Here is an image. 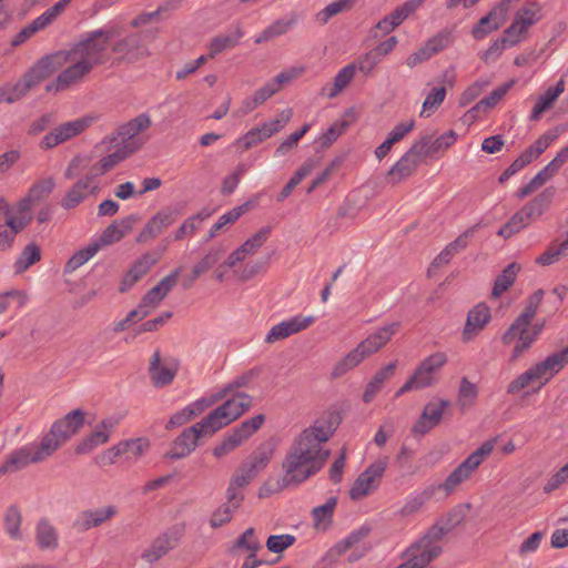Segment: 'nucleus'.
Returning <instances> with one entry per match:
<instances>
[{
	"label": "nucleus",
	"instance_id": "a211bd4d",
	"mask_svg": "<svg viewBox=\"0 0 568 568\" xmlns=\"http://www.w3.org/2000/svg\"><path fill=\"white\" fill-rule=\"evenodd\" d=\"M118 506L112 504L100 508L83 509L77 515L73 521V528L80 532H84L104 525L118 516Z\"/></svg>",
	"mask_w": 568,
	"mask_h": 568
},
{
	"label": "nucleus",
	"instance_id": "dca6fc26",
	"mask_svg": "<svg viewBox=\"0 0 568 568\" xmlns=\"http://www.w3.org/2000/svg\"><path fill=\"white\" fill-rule=\"evenodd\" d=\"M151 118L146 113H141L129 122L120 125L116 131L118 139L121 140V146L131 154L138 151L145 140L138 135L151 126Z\"/></svg>",
	"mask_w": 568,
	"mask_h": 568
},
{
	"label": "nucleus",
	"instance_id": "f8f14e48",
	"mask_svg": "<svg viewBox=\"0 0 568 568\" xmlns=\"http://www.w3.org/2000/svg\"><path fill=\"white\" fill-rule=\"evenodd\" d=\"M264 420V415L258 414L242 422L240 426L232 429L221 444L213 449V455L216 458L229 455L250 438L263 425Z\"/></svg>",
	"mask_w": 568,
	"mask_h": 568
},
{
	"label": "nucleus",
	"instance_id": "6ab92c4d",
	"mask_svg": "<svg viewBox=\"0 0 568 568\" xmlns=\"http://www.w3.org/2000/svg\"><path fill=\"white\" fill-rule=\"evenodd\" d=\"M428 144L427 139L415 143L402 158L389 169V182L396 184L410 176L418 166L419 156Z\"/></svg>",
	"mask_w": 568,
	"mask_h": 568
},
{
	"label": "nucleus",
	"instance_id": "052dcab7",
	"mask_svg": "<svg viewBox=\"0 0 568 568\" xmlns=\"http://www.w3.org/2000/svg\"><path fill=\"white\" fill-rule=\"evenodd\" d=\"M353 1L354 0H333L316 13V21L321 24H326L334 16L348 10Z\"/></svg>",
	"mask_w": 568,
	"mask_h": 568
},
{
	"label": "nucleus",
	"instance_id": "338daca9",
	"mask_svg": "<svg viewBox=\"0 0 568 568\" xmlns=\"http://www.w3.org/2000/svg\"><path fill=\"white\" fill-rule=\"evenodd\" d=\"M542 297H544L542 290H538L534 294H531L528 297L524 310L521 311V313L517 316V318L515 321L525 323V324H531V321L537 313V310L542 301Z\"/></svg>",
	"mask_w": 568,
	"mask_h": 568
},
{
	"label": "nucleus",
	"instance_id": "680f3d73",
	"mask_svg": "<svg viewBox=\"0 0 568 568\" xmlns=\"http://www.w3.org/2000/svg\"><path fill=\"white\" fill-rule=\"evenodd\" d=\"M557 135L551 133H545L540 138H538L532 145L527 148L521 155L526 159V161L530 164L534 160H536L539 155H541L549 145L556 140Z\"/></svg>",
	"mask_w": 568,
	"mask_h": 568
},
{
	"label": "nucleus",
	"instance_id": "72a5a7b5",
	"mask_svg": "<svg viewBox=\"0 0 568 568\" xmlns=\"http://www.w3.org/2000/svg\"><path fill=\"white\" fill-rule=\"evenodd\" d=\"M158 257L145 253L139 257L122 278L120 291L125 292L140 281L158 263Z\"/></svg>",
	"mask_w": 568,
	"mask_h": 568
},
{
	"label": "nucleus",
	"instance_id": "9b49d317",
	"mask_svg": "<svg viewBox=\"0 0 568 568\" xmlns=\"http://www.w3.org/2000/svg\"><path fill=\"white\" fill-rule=\"evenodd\" d=\"M388 465V457H381L361 473L349 489L352 500H362L375 491Z\"/></svg>",
	"mask_w": 568,
	"mask_h": 568
},
{
	"label": "nucleus",
	"instance_id": "4d7b16f0",
	"mask_svg": "<svg viewBox=\"0 0 568 568\" xmlns=\"http://www.w3.org/2000/svg\"><path fill=\"white\" fill-rule=\"evenodd\" d=\"M424 139H427L428 144L424 148L423 155H433L440 151H445L455 144L457 141V134L455 131L449 130L436 138L434 141H430L428 136H425Z\"/></svg>",
	"mask_w": 568,
	"mask_h": 568
},
{
	"label": "nucleus",
	"instance_id": "393cba45",
	"mask_svg": "<svg viewBox=\"0 0 568 568\" xmlns=\"http://www.w3.org/2000/svg\"><path fill=\"white\" fill-rule=\"evenodd\" d=\"M118 423L119 420L115 417L102 419L101 423L78 444L75 452L78 454H88L98 446L108 443Z\"/></svg>",
	"mask_w": 568,
	"mask_h": 568
},
{
	"label": "nucleus",
	"instance_id": "13d9d810",
	"mask_svg": "<svg viewBox=\"0 0 568 568\" xmlns=\"http://www.w3.org/2000/svg\"><path fill=\"white\" fill-rule=\"evenodd\" d=\"M531 221L529 217L524 213L523 210L516 212L510 220L503 225L497 234L504 239H509L514 234L520 232L523 229L529 225Z\"/></svg>",
	"mask_w": 568,
	"mask_h": 568
},
{
	"label": "nucleus",
	"instance_id": "2eb2a0df",
	"mask_svg": "<svg viewBox=\"0 0 568 568\" xmlns=\"http://www.w3.org/2000/svg\"><path fill=\"white\" fill-rule=\"evenodd\" d=\"M448 357L444 352H436L424 358L412 374L419 389L432 387L439 382V373L447 364Z\"/></svg>",
	"mask_w": 568,
	"mask_h": 568
},
{
	"label": "nucleus",
	"instance_id": "473e14b6",
	"mask_svg": "<svg viewBox=\"0 0 568 568\" xmlns=\"http://www.w3.org/2000/svg\"><path fill=\"white\" fill-rule=\"evenodd\" d=\"M100 191L99 183H90L89 180L79 179L63 195L60 205L64 210H72L80 205L90 195Z\"/></svg>",
	"mask_w": 568,
	"mask_h": 568
},
{
	"label": "nucleus",
	"instance_id": "412c9836",
	"mask_svg": "<svg viewBox=\"0 0 568 568\" xmlns=\"http://www.w3.org/2000/svg\"><path fill=\"white\" fill-rule=\"evenodd\" d=\"M149 446V440L145 438L122 440L103 452L100 456V462L102 465H112L120 456H126L129 459H136L148 450Z\"/></svg>",
	"mask_w": 568,
	"mask_h": 568
},
{
	"label": "nucleus",
	"instance_id": "cd10ccee",
	"mask_svg": "<svg viewBox=\"0 0 568 568\" xmlns=\"http://www.w3.org/2000/svg\"><path fill=\"white\" fill-rule=\"evenodd\" d=\"M368 527H359L348 534L344 539L336 542L332 547L331 551L341 556L346 554L348 550H353L349 560H357L367 551V547L364 545V540L368 536Z\"/></svg>",
	"mask_w": 568,
	"mask_h": 568
},
{
	"label": "nucleus",
	"instance_id": "0eeeda50",
	"mask_svg": "<svg viewBox=\"0 0 568 568\" xmlns=\"http://www.w3.org/2000/svg\"><path fill=\"white\" fill-rule=\"evenodd\" d=\"M51 456L43 442H32L11 452L0 466V475L14 473L29 466L44 462Z\"/></svg>",
	"mask_w": 568,
	"mask_h": 568
},
{
	"label": "nucleus",
	"instance_id": "7ed1b4c3",
	"mask_svg": "<svg viewBox=\"0 0 568 568\" xmlns=\"http://www.w3.org/2000/svg\"><path fill=\"white\" fill-rule=\"evenodd\" d=\"M399 323L394 322L379 327L377 331L368 335L353 351L341 358L332 371L333 377H341L347 372L357 367L365 358L375 354L385 346L392 336L397 332Z\"/></svg>",
	"mask_w": 568,
	"mask_h": 568
},
{
	"label": "nucleus",
	"instance_id": "e2e57ef3",
	"mask_svg": "<svg viewBox=\"0 0 568 568\" xmlns=\"http://www.w3.org/2000/svg\"><path fill=\"white\" fill-rule=\"evenodd\" d=\"M222 250L211 248L196 264L192 267L191 281H195L202 274L213 267L222 257Z\"/></svg>",
	"mask_w": 568,
	"mask_h": 568
},
{
	"label": "nucleus",
	"instance_id": "1a4fd4ad",
	"mask_svg": "<svg viewBox=\"0 0 568 568\" xmlns=\"http://www.w3.org/2000/svg\"><path fill=\"white\" fill-rule=\"evenodd\" d=\"M542 18V8L538 2H525L515 13L510 26L505 30L513 43H520L528 30Z\"/></svg>",
	"mask_w": 568,
	"mask_h": 568
},
{
	"label": "nucleus",
	"instance_id": "58836bf2",
	"mask_svg": "<svg viewBox=\"0 0 568 568\" xmlns=\"http://www.w3.org/2000/svg\"><path fill=\"white\" fill-rule=\"evenodd\" d=\"M439 555V548L424 540L410 551L407 561L396 568H423Z\"/></svg>",
	"mask_w": 568,
	"mask_h": 568
},
{
	"label": "nucleus",
	"instance_id": "774afa93",
	"mask_svg": "<svg viewBox=\"0 0 568 568\" xmlns=\"http://www.w3.org/2000/svg\"><path fill=\"white\" fill-rule=\"evenodd\" d=\"M510 41L511 40L508 39L507 33L504 32V36L500 39L494 41L489 48L480 54V59L486 63L496 61L503 54L505 49L517 44Z\"/></svg>",
	"mask_w": 568,
	"mask_h": 568
},
{
	"label": "nucleus",
	"instance_id": "c756f323",
	"mask_svg": "<svg viewBox=\"0 0 568 568\" xmlns=\"http://www.w3.org/2000/svg\"><path fill=\"white\" fill-rule=\"evenodd\" d=\"M181 531L171 529L156 537L150 547L144 550L142 558L148 562H154L178 547L181 540Z\"/></svg>",
	"mask_w": 568,
	"mask_h": 568
},
{
	"label": "nucleus",
	"instance_id": "79ce46f5",
	"mask_svg": "<svg viewBox=\"0 0 568 568\" xmlns=\"http://www.w3.org/2000/svg\"><path fill=\"white\" fill-rule=\"evenodd\" d=\"M565 91V81L560 79L554 87H550L546 92L538 97L531 113L530 119L537 121L541 114L550 109L558 97Z\"/></svg>",
	"mask_w": 568,
	"mask_h": 568
},
{
	"label": "nucleus",
	"instance_id": "f3484780",
	"mask_svg": "<svg viewBox=\"0 0 568 568\" xmlns=\"http://www.w3.org/2000/svg\"><path fill=\"white\" fill-rule=\"evenodd\" d=\"M72 2V0H59L52 7L47 9L38 18L32 20L29 24L22 28L12 39L11 44L18 47L24 43L29 38L40 30L50 26Z\"/></svg>",
	"mask_w": 568,
	"mask_h": 568
},
{
	"label": "nucleus",
	"instance_id": "a878e982",
	"mask_svg": "<svg viewBox=\"0 0 568 568\" xmlns=\"http://www.w3.org/2000/svg\"><path fill=\"white\" fill-rule=\"evenodd\" d=\"M178 213L171 207H164L154 214L144 225L136 237L138 243H148L159 236L176 221Z\"/></svg>",
	"mask_w": 568,
	"mask_h": 568
},
{
	"label": "nucleus",
	"instance_id": "8fccbe9b",
	"mask_svg": "<svg viewBox=\"0 0 568 568\" xmlns=\"http://www.w3.org/2000/svg\"><path fill=\"white\" fill-rule=\"evenodd\" d=\"M568 255V235L567 239L561 242H552L546 251L536 258V263L541 266H548L558 262L561 257Z\"/></svg>",
	"mask_w": 568,
	"mask_h": 568
},
{
	"label": "nucleus",
	"instance_id": "49530a36",
	"mask_svg": "<svg viewBox=\"0 0 568 568\" xmlns=\"http://www.w3.org/2000/svg\"><path fill=\"white\" fill-rule=\"evenodd\" d=\"M395 367L396 363H389L375 373L363 394V400L365 403H371L374 399L376 394L383 388L385 382L394 375Z\"/></svg>",
	"mask_w": 568,
	"mask_h": 568
},
{
	"label": "nucleus",
	"instance_id": "c03bdc74",
	"mask_svg": "<svg viewBox=\"0 0 568 568\" xmlns=\"http://www.w3.org/2000/svg\"><path fill=\"white\" fill-rule=\"evenodd\" d=\"M555 195L554 187H547L535 196L530 202L525 204L521 210L529 217L530 221H535L542 215V213L549 207Z\"/></svg>",
	"mask_w": 568,
	"mask_h": 568
},
{
	"label": "nucleus",
	"instance_id": "b1692460",
	"mask_svg": "<svg viewBox=\"0 0 568 568\" xmlns=\"http://www.w3.org/2000/svg\"><path fill=\"white\" fill-rule=\"evenodd\" d=\"M270 233V226L260 229L227 256L224 261V265L234 267L244 262L248 256L256 254L257 251L266 243Z\"/></svg>",
	"mask_w": 568,
	"mask_h": 568
},
{
	"label": "nucleus",
	"instance_id": "ddd939ff",
	"mask_svg": "<svg viewBox=\"0 0 568 568\" xmlns=\"http://www.w3.org/2000/svg\"><path fill=\"white\" fill-rule=\"evenodd\" d=\"M181 268H176L164 276L155 286L149 290L136 306L138 320H143L154 311L170 291L176 285Z\"/></svg>",
	"mask_w": 568,
	"mask_h": 568
},
{
	"label": "nucleus",
	"instance_id": "69168bd1",
	"mask_svg": "<svg viewBox=\"0 0 568 568\" xmlns=\"http://www.w3.org/2000/svg\"><path fill=\"white\" fill-rule=\"evenodd\" d=\"M478 396V388L476 384L470 382L467 377H463L458 388V404L462 408L470 407Z\"/></svg>",
	"mask_w": 568,
	"mask_h": 568
},
{
	"label": "nucleus",
	"instance_id": "0e129e2a",
	"mask_svg": "<svg viewBox=\"0 0 568 568\" xmlns=\"http://www.w3.org/2000/svg\"><path fill=\"white\" fill-rule=\"evenodd\" d=\"M425 0H407L393 10L387 18L396 28L402 24L412 13H414Z\"/></svg>",
	"mask_w": 568,
	"mask_h": 568
},
{
	"label": "nucleus",
	"instance_id": "aec40b11",
	"mask_svg": "<svg viewBox=\"0 0 568 568\" xmlns=\"http://www.w3.org/2000/svg\"><path fill=\"white\" fill-rule=\"evenodd\" d=\"M179 369V362L173 357H161L155 351L150 359L149 376L155 387L170 385Z\"/></svg>",
	"mask_w": 568,
	"mask_h": 568
},
{
	"label": "nucleus",
	"instance_id": "603ef678",
	"mask_svg": "<svg viewBox=\"0 0 568 568\" xmlns=\"http://www.w3.org/2000/svg\"><path fill=\"white\" fill-rule=\"evenodd\" d=\"M446 98L445 87H435L426 95L422 110L419 112L420 118H429L436 112Z\"/></svg>",
	"mask_w": 568,
	"mask_h": 568
},
{
	"label": "nucleus",
	"instance_id": "e433bc0d",
	"mask_svg": "<svg viewBox=\"0 0 568 568\" xmlns=\"http://www.w3.org/2000/svg\"><path fill=\"white\" fill-rule=\"evenodd\" d=\"M243 36L244 32L239 26L226 33L215 36L207 44L209 58L213 59L217 54L235 48Z\"/></svg>",
	"mask_w": 568,
	"mask_h": 568
},
{
	"label": "nucleus",
	"instance_id": "6e6d98bb",
	"mask_svg": "<svg viewBox=\"0 0 568 568\" xmlns=\"http://www.w3.org/2000/svg\"><path fill=\"white\" fill-rule=\"evenodd\" d=\"M519 271V265L511 263L509 264L500 275L497 276L491 295L494 297H499L503 293H505L515 282L517 273Z\"/></svg>",
	"mask_w": 568,
	"mask_h": 568
},
{
	"label": "nucleus",
	"instance_id": "4468645a",
	"mask_svg": "<svg viewBox=\"0 0 568 568\" xmlns=\"http://www.w3.org/2000/svg\"><path fill=\"white\" fill-rule=\"evenodd\" d=\"M95 119L97 118L93 115H85L60 124L42 138L40 142L41 149H52L81 134L87 128H89L95 121Z\"/></svg>",
	"mask_w": 568,
	"mask_h": 568
},
{
	"label": "nucleus",
	"instance_id": "864d4df0",
	"mask_svg": "<svg viewBox=\"0 0 568 568\" xmlns=\"http://www.w3.org/2000/svg\"><path fill=\"white\" fill-rule=\"evenodd\" d=\"M503 22V18L498 16L497 10H493L487 16L483 17L473 29L475 39L480 40L490 32L497 30Z\"/></svg>",
	"mask_w": 568,
	"mask_h": 568
},
{
	"label": "nucleus",
	"instance_id": "5fc2aeb1",
	"mask_svg": "<svg viewBox=\"0 0 568 568\" xmlns=\"http://www.w3.org/2000/svg\"><path fill=\"white\" fill-rule=\"evenodd\" d=\"M100 251V245L94 244V242L87 245L84 248L75 252L67 262L64 266L65 273H72L83 264H85L90 258H92Z\"/></svg>",
	"mask_w": 568,
	"mask_h": 568
},
{
	"label": "nucleus",
	"instance_id": "bf43d9fd",
	"mask_svg": "<svg viewBox=\"0 0 568 568\" xmlns=\"http://www.w3.org/2000/svg\"><path fill=\"white\" fill-rule=\"evenodd\" d=\"M41 258V252L34 243L28 244L14 262L17 273L27 271L31 265Z\"/></svg>",
	"mask_w": 568,
	"mask_h": 568
},
{
	"label": "nucleus",
	"instance_id": "3c124183",
	"mask_svg": "<svg viewBox=\"0 0 568 568\" xmlns=\"http://www.w3.org/2000/svg\"><path fill=\"white\" fill-rule=\"evenodd\" d=\"M130 230V225L125 222H113L101 234L94 244H99L100 248L105 245L120 242L125 233Z\"/></svg>",
	"mask_w": 568,
	"mask_h": 568
},
{
	"label": "nucleus",
	"instance_id": "37998d69",
	"mask_svg": "<svg viewBox=\"0 0 568 568\" xmlns=\"http://www.w3.org/2000/svg\"><path fill=\"white\" fill-rule=\"evenodd\" d=\"M356 65L349 63L342 68L334 78L333 85H325L322 88V94L328 99L337 97L354 79Z\"/></svg>",
	"mask_w": 568,
	"mask_h": 568
},
{
	"label": "nucleus",
	"instance_id": "c9c22d12",
	"mask_svg": "<svg viewBox=\"0 0 568 568\" xmlns=\"http://www.w3.org/2000/svg\"><path fill=\"white\" fill-rule=\"evenodd\" d=\"M34 540L41 550H55L59 547V531L50 519L43 517L34 527Z\"/></svg>",
	"mask_w": 568,
	"mask_h": 568
},
{
	"label": "nucleus",
	"instance_id": "9d476101",
	"mask_svg": "<svg viewBox=\"0 0 568 568\" xmlns=\"http://www.w3.org/2000/svg\"><path fill=\"white\" fill-rule=\"evenodd\" d=\"M291 118L292 110L285 109L280 113V119L263 122L258 126L248 130L234 141V145L246 151L280 132L290 122Z\"/></svg>",
	"mask_w": 568,
	"mask_h": 568
},
{
	"label": "nucleus",
	"instance_id": "a19ab883",
	"mask_svg": "<svg viewBox=\"0 0 568 568\" xmlns=\"http://www.w3.org/2000/svg\"><path fill=\"white\" fill-rule=\"evenodd\" d=\"M252 398L247 394L240 393L227 399L223 405L217 407L219 413L224 419L231 424L239 418L245 410L250 408Z\"/></svg>",
	"mask_w": 568,
	"mask_h": 568
},
{
	"label": "nucleus",
	"instance_id": "f03ea898",
	"mask_svg": "<svg viewBox=\"0 0 568 568\" xmlns=\"http://www.w3.org/2000/svg\"><path fill=\"white\" fill-rule=\"evenodd\" d=\"M339 423L341 416L328 412L293 438L282 462L285 486H300L324 467L329 457L324 444L334 435Z\"/></svg>",
	"mask_w": 568,
	"mask_h": 568
},
{
	"label": "nucleus",
	"instance_id": "09e8293b",
	"mask_svg": "<svg viewBox=\"0 0 568 568\" xmlns=\"http://www.w3.org/2000/svg\"><path fill=\"white\" fill-rule=\"evenodd\" d=\"M21 524L22 516L20 510L16 506L9 507L4 515V530L12 540H23L24 536L21 530Z\"/></svg>",
	"mask_w": 568,
	"mask_h": 568
},
{
	"label": "nucleus",
	"instance_id": "20e7f679",
	"mask_svg": "<svg viewBox=\"0 0 568 568\" xmlns=\"http://www.w3.org/2000/svg\"><path fill=\"white\" fill-rule=\"evenodd\" d=\"M497 439L491 438L484 442L466 459L455 467L443 483L436 484L438 489L448 497L455 493L458 487L469 480L479 466L490 456L496 446Z\"/></svg>",
	"mask_w": 568,
	"mask_h": 568
},
{
	"label": "nucleus",
	"instance_id": "4be33fe9",
	"mask_svg": "<svg viewBox=\"0 0 568 568\" xmlns=\"http://www.w3.org/2000/svg\"><path fill=\"white\" fill-rule=\"evenodd\" d=\"M315 322L314 316L295 315L282 321L271 327L265 336V342L268 344L283 341L294 334H297Z\"/></svg>",
	"mask_w": 568,
	"mask_h": 568
},
{
	"label": "nucleus",
	"instance_id": "f257e3e1",
	"mask_svg": "<svg viewBox=\"0 0 568 568\" xmlns=\"http://www.w3.org/2000/svg\"><path fill=\"white\" fill-rule=\"evenodd\" d=\"M111 32L97 29L83 33L69 49L60 50L39 60L28 71L29 78L38 85L59 69L65 67L57 77L54 84L47 87L51 91L65 90L84 81L91 71L110 60Z\"/></svg>",
	"mask_w": 568,
	"mask_h": 568
},
{
	"label": "nucleus",
	"instance_id": "39448f33",
	"mask_svg": "<svg viewBox=\"0 0 568 568\" xmlns=\"http://www.w3.org/2000/svg\"><path fill=\"white\" fill-rule=\"evenodd\" d=\"M84 412L74 409L55 420L41 438L51 456L84 425Z\"/></svg>",
	"mask_w": 568,
	"mask_h": 568
},
{
	"label": "nucleus",
	"instance_id": "4c0bfd02",
	"mask_svg": "<svg viewBox=\"0 0 568 568\" xmlns=\"http://www.w3.org/2000/svg\"><path fill=\"white\" fill-rule=\"evenodd\" d=\"M102 164L97 161L91 166H88V159L83 156H75L71 160L68 168L64 171V176L67 179H73L78 175L80 171L88 169L87 174L81 178L82 180H89L90 183H98L95 181L97 178L102 176L106 173L104 169L101 168Z\"/></svg>",
	"mask_w": 568,
	"mask_h": 568
},
{
	"label": "nucleus",
	"instance_id": "de8ad7c7",
	"mask_svg": "<svg viewBox=\"0 0 568 568\" xmlns=\"http://www.w3.org/2000/svg\"><path fill=\"white\" fill-rule=\"evenodd\" d=\"M336 505L337 498L329 497L325 504L320 505L312 510L313 524L317 530H326L331 526Z\"/></svg>",
	"mask_w": 568,
	"mask_h": 568
},
{
	"label": "nucleus",
	"instance_id": "2f4dec72",
	"mask_svg": "<svg viewBox=\"0 0 568 568\" xmlns=\"http://www.w3.org/2000/svg\"><path fill=\"white\" fill-rule=\"evenodd\" d=\"M463 520H464V513L460 508H455V509L450 510L445 517H443L439 520V523L436 526H434L432 528V530L429 531V534L427 536H425L416 545L412 546L408 549L407 556L410 557V551L414 548H417L424 540H427V542L429 545H434V546H437L438 548H440L439 545L437 544V541H434L433 538L439 539L443 535L447 534L448 531H450L452 529L457 527ZM440 551H442V549H439V552Z\"/></svg>",
	"mask_w": 568,
	"mask_h": 568
},
{
	"label": "nucleus",
	"instance_id": "f704fd0d",
	"mask_svg": "<svg viewBox=\"0 0 568 568\" xmlns=\"http://www.w3.org/2000/svg\"><path fill=\"white\" fill-rule=\"evenodd\" d=\"M438 491L440 490L436 484H429L423 489L410 493L400 508V515L406 517L418 513Z\"/></svg>",
	"mask_w": 568,
	"mask_h": 568
},
{
	"label": "nucleus",
	"instance_id": "6e6552de",
	"mask_svg": "<svg viewBox=\"0 0 568 568\" xmlns=\"http://www.w3.org/2000/svg\"><path fill=\"white\" fill-rule=\"evenodd\" d=\"M104 29L111 32L109 47L110 60L105 64H113L120 61L134 62L150 54L149 49L143 44L141 34L131 33L112 42L113 31L110 28Z\"/></svg>",
	"mask_w": 568,
	"mask_h": 568
},
{
	"label": "nucleus",
	"instance_id": "7c9ffc66",
	"mask_svg": "<svg viewBox=\"0 0 568 568\" xmlns=\"http://www.w3.org/2000/svg\"><path fill=\"white\" fill-rule=\"evenodd\" d=\"M202 436H206L199 423L185 428L174 440L169 454L172 459H181L189 456L197 446Z\"/></svg>",
	"mask_w": 568,
	"mask_h": 568
},
{
	"label": "nucleus",
	"instance_id": "5701e85b",
	"mask_svg": "<svg viewBox=\"0 0 568 568\" xmlns=\"http://www.w3.org/2000/svg\"><path fill=\"white\" fill-rule=\"evenodd\" d=\"M490 321L491 311L486 303L480 302L473 306L467 313L466 322L462 332L463 342H470L477 337Z\"/></svg>",
	"mask_w": 568,
	"mask_h": 568
},
{
	"label": "nucleus",
	"instance_id": "423d86ee",
	"mask_svg": "<svg viewBox=\"0 0 568 568\" xmlns=\"http://www.w3.org/2000/svg\"><path fill=\"white\" fill-rule=\"evenodd\" d=\"M544 329V322L525 324L514 321L503 335V343L513 346L510 362L518 361L527 352Z\"/></svg>",
	"mask_w": 568,
	"mask_h": 568
},
{
	"label": "nucleus",
	"instance_id": "bb28decb",
	"mask_svg": "<svg viewBox=\"0 0 568 568\" xmlns=\"http://www.w3.org/2000/svg\"><path fill=\"white\" fill-rule=\"evenodd\" d=\"M449 402L446 399H437L427 403L420 417L413 425L412 432L416 435H425L435 426H437L442 418L444 410L448 407Z\"/></svg>",
	"mask_w": 568,
	"mask_h": 568
},
{
	"label": "nucleus",
	"instance_id": "a18cd8bd",
	"mask_svg": "<svg viewBox=\"0 0 568 568\" xmlns=\"http://www.w3.org/2000/svg\"><path fill=\"white\" fill-rule=\"evenodd\" d=\"M296 24V18H280L273 21L267 28H265L261 33H258L254 42L256 44H261L270 41L271 39L281 37L287 33Z\"/></svg>",
	"mask_w": 568,
	"mask_h": 568
},
{
	"label": "nucleus",
	"instance_id": "ea45409f",
	"mask_svg": "<svg viewBox=\"0 0 568 568\" xmlns=\"http://www.w3.org/2000/svg\"><path fill=\"white\" fill-rule=\"evenodd\" d=\"M252 398L247 394L240 393L227 399L223 405L217 407L219 413L224 419L231 424L239 418L245 410L250 408Z\"/></svg>",
	"mask_w": 568,
	"mask_h": 568
},
{
	"label": "nucleus",
	"instance_id": "c85d7f7f",
	"mask_svg": "<svg viewBox=\"0 0 568 568\" xmlns=\"http://www.w3.org/2000/svg\"><path fill=\"white\" fill-rule=\"evenodd\" d=\"M566 364H568V346L559 352L550 354L544 361L535 364L530 368L538 378L539 385L542 386Z\"/></svg>",
	"mask_w": 568,
	"mask_h": 568
}]
</instances>
